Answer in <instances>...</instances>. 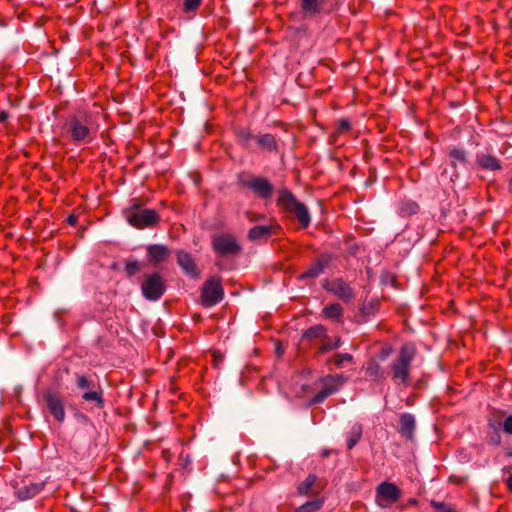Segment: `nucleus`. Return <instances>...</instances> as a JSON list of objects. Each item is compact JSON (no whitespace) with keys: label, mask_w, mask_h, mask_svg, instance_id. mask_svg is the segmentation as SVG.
Wrapping results in <instances>:
<instances>
[{"label":"nucleus","mask_w":512,"mask_h":512,"mask_svg":"<svg viewBox=\"0 0 512 512\" xmlns=\"http://www.w3.org/2000/svg\"><path fill=\"white\" fill-rule=\"evenodd\" d=\"M141 290L147 300L157 301L164 294L166 286L159 273H151L144 276Z\"/></svg>","instance_id":"0eeeda50"},{"label":"nucleus","mask_w":512,"mask_h":512,"mask_svg":"<svg viewBox=\"0 0 512 512\" xmlns=\"http://www.w3.org/2000/svg\"><path fill=\"white\" fill-rule=\"evenodd\" d=\"M488 425L495 432H497L499 429H502L505 434L512 435V415H508L504 421L489 419Z\"/></svg>","instance_id":"412c9836"},{"label":"nucleus","mask_w":512,"mask_h":512,"mask_svg":"<svg viewBox=\"0 0 512 512\" xmlns=\"http://www.w3.org/2000/svg\"><path fill=\"white\" fill-rule=\"evenodd\" d=\"M341 340L339 337H329L327 335L321 340L319 353H326L340 347Z\"/></svg>","instance_id":"b1692460"},{"label":"nucleus","mask_w":512,"mask_h":512,"mask_svg":"<svg viewBox=\"0 0 512 512\" xmlns=\"http://www.w3.org/2000/svg\"><path fill=\"white\" fill-rule=\"evenodd\" d=\"M330 0H300L301 11L306 18L315 17L321 13L330 12Z\"/></svg>","instance_id":"ddd939ff"},{"label":"nucleus","mask_w":512,"mask_h":512,"mask_svg":"<svg viewBox=\"0 0 512 512\" xmlns=\"http://www.w3.org/2000/svg\"><path fill=\"white\" fill-rule=\"evenodd\" d=\"M402 495L401 490L394 483L384 481L376 488L375 502L381 508H388L397 502Z\"/></svg>","instance_id":"6e6552de"},{"label":"nucleus","mask_w":512,"mask_h":512,"mask_svg":"<svg viewBox=\"0 0 512 512\" xmlns=\"http://www.w3.org/2000/svg\"><path fill=\"white\" fill-rule=\"evenodd\" d=\"M508 488L512 491V474L506 480Z\"/></svg>","instance_id":"a19ab883"},{"label":"nucleus","mask_w":512,"mask_h":512,"mask_svg":"<svg viewBox=\"0 0 512 512\" xmlns=\"http://www.w3.org/2000/svg\"><path fill=\"white\" fill-rule=\"evenodd\" d=\"M202 0H184L183 12L186 14L195 13L201 6Z\"/></svg>","instance_id":"2f4dec72"},{"label":"nucleus","mask_w":512,"mask_h":512,"mask_svg":"<svg viewBox=\"0 0 512 512\" xmlns=\"http://www.w3.org/2000/svg\"><path fill=\"white\" fill-rule=\"evenodd\" d=\"M328 265V259L324 256L315 259L309 268L299 275L300 280L318 277Z\"/></svg>","instance_id":"2eb2a0df"},{"label":"nucleus","mask_w":512,"mask_h":512,"mask_svg":"<svg viewBox=\"0 0 512 512\" xmlns=\"http://www.w3.org/2000/svg\"><path fill=\"white\" fill-rule=\"evenodd\" d=\"M240 182L244 187L250 189L260 199L269 200L273 195V185L268 179L264 177L249 176L247 178H241Z\"/></svg>","instance_id":"1a4fd4ad"},{"label":"nucleus","mask_w":512,"mask_h":512,"mask_svg":"<svg viewBox=\"0 0 512 512\" xmlns=\"http://www.w3.org/2000/svg\"><path fill=\"white\" fill-rule=\"evenodd\" d=\"M224 290L220 277L213 276L208 279L201 290L202 304L205 307H212L223 299Z\"/></svg>","instance_id":"423d86ee"},{"label":"nucleus","mask_w":512,"mask_h":512,"mask_svg":"<svg viewBox=\"0 0 512 512\" xmlns=\"http://www.w3.org/2000/svg\"><path fill=\"white\" fill-rule=\"evenodd\" d=\"M43 487V483H31L29 485H25L24 487L18 489L17 497L20 500L33 498L43 490Z\"/></svg>","instance_id":"6ab92c4d"},{"label":"nucleus","mask_w":512,"mask_h":512,"mask_svg":"<svg viewBox=\"0 0 512 512\" xmlns=\"http://www.w3.org/2000/svg\"><path fill=\"white\" fill-rule=\"evenodd\" d=\"M168 252V248L164 245L154 244L147 247L148 257L155 264L163 262L167 258Z\"/></svg>","instance_id":"a211bd4d"},{"label":"nucleus","mask_w":512,"mask_h":512,"mask_svg":"<svg viewBox=\"0 0 512 512\" xmlns=\"http://www.w3.org/2000/svg\"><path fill=\"white\" fill-rule=\"evenodd\" d=\"M76 385L79 389L86 390L90 388H94V383L88 379L85 375H77L76 376Z\"/></svg>","instance_id":"f704fd0d"},{"label":"nucleus","mask_w":512,"mask_h":512,"mask_svg":"<svg viewBox=\"0 0 512 512\" xmlns=\"http://www.w3.org/2000/svg\"><path fill=\"white\" fill-rule=\"evenodd\" d=\"M415 429V419L413 415L405 413L400 417V433L406 438H411Z\"/></svg>","instance_id":"aec40b11"},{"label":"nucleus","mask_w":512,"mask_h":512,"mask_svg":"<svg viewBox=\"0 0 512 512\" xmlns=\"http://www.w3.org/2000/svg\"><path fill=\"white\" fill-rule=\"evenodd\" d=\"M316 482V476L309 474L303 482L298 485L297 491L300 495H307Z\"/></svg>","instance_id":"c756f323"},{"label":"nucleus","mask_w":512,"mask_h":512,"mask_svg":"<svg viewBox=\"0 0 512 512\" xmlns=\"http://www.w3.org/2000/svg\"><path fill=\"white\" fill-rule=\"evenodd\" d=\"M416 355V348L411 343L401 346L397 357L390 364L391 379L396 385H409L411 363Z\"/></svg>","instance_id":"f03ea898"},{"label":"nucleus","mask_w":512,"mask_h":512,"mask_svg":"<svg viewBox=\"0 0 512 512\" xmlns=\"http://www.w3.org/2000/svg\"><path fill=\"white\" fill-rule=\"evenodd\" d=\"M43 399L54 419L60 423L63 422L65 420L66 413L64 401L61 395L52 390H45L43 392Z\"/></svg>","instance_id":"f8f14e48"},{"label":"nucleus","mask_w":512,"mask_h":512,"mask_svg":"<svg viewBox=\"0 0 512 512\" xmlns=\"http://www.w3.org/2000/svg\"><path fill=\"white\" fill-rule=\"evenodd\" d=\"M430 505L437 511V512H455V510L451 507L446 505L443 502L431 500Z\"/></svg>","instance_id":"c9c22d12"},{"label":"nucleus","mask_w":512,"mask_h":512,"mask_svg":"<svg viewBox=\"0 0 512 512\" xmlns=\"http://www.w3.org/2000/svg\"><path fill=\"white\" fill-rule=\"evenodd\" d=\"M257 145L266 152H277L278 141L275 136L269 133L259 134L255 136Z\"/></svg>","instance_id":"f3484780"},{"label":"nucleus","mask_w":512,"mask_h":512,"mask_svg":"<svg viewBox=\"0 0 512 512\" xmlns=\"http://www.w3.org/2000/svg\"><path fill=\"white\" fill-rule=\"evenodd\" d=\"M177 263L187 275L193 278H197L199 276L196 264L190 254L179 251L177 253Z\"/></svg>","instance_id":"4468645a"},{"label":"nucleus","mask_w":512,"mask_h":512,"mask_svg":"<svg viewBox=\"0 0 512 512\" xmlns=\"http://www.w3.org/2000/svg\"><path fill=\"white\" fill-rule=\"evenodd\" d=\"M141 268L142 265L137 260H130L125 263V272L128 276H133L139 272Z\"/></svg>","instance_id":"473e14b6"},{"label":"nucleus","mask_w":512,"mask_h":512,"mask_svg":"<svg viewBox=\"0 0 512 512\" xmlns=\"http://www.w3.org/2000/svg\"><path fill=\"white\" fill-rule=\"evenodd\" d=\"M362 436V426L358 423L354 424L347 435V448L352 449Z\"/></svg>","instance_id":"393cba45"},{"label":"nucleus","mask_w":512,"mask_h":512,"mask_svg":"<svg viewBox=\"0 0 512 512\" xmlns=\"http://www.w3.org/2000/svg\"><path fill=\"white\" fill-rule=\"evenodd\" d=\"M262 218H263V216H262V215H257V216H255V217L250 218V221H252V222H253V221H257V220L262 219Z\"/></svg>","instance_id":"79ce46f5"},{"label":"nucleus","mask_w":512,"mask_h":512,"mask_svg":"<svg viewBox=\"0 0 512 512\" xmlns=\"http://www.w3.org/2000/svg\"><path fill=\"white\" fill-rule=\"evenodd\" d=\"M323 505V501L320 499L307 501L300 507H298L295 512H317Z\"/></svg>","instance_id":"7c9ffc66"},{"label":"nucleus","mask_w":512,"mask_h":512,"mask_svg":"<svg viewBox=\"0 0 512 512\" xmlns=\"http://www.w3.org/2000/svg\"><path fill=\"white\" fill-rule=\"evenodd\" d=\"M82 398L87 402H95L97 407L102 408L104 406V399L102 397V390H90L83 393Z\"/></svg>","instance_id":"cd10ccee"},{"label":"nucleus","mask_w":512,"mask_h":512,"mask_svg":"<svg viewBox=\"0 0 512 512\" xmlns=\"http://www.w3.org/2000/svg\"><path fill=\"white\" fill-rule=\"evenodd\" d=\"M322 287L344 302H350L355 297L354 290L342 278L324 280Z\"/></svg>","instance_id":"9b49d317"},{"label":"nucleus","mask_w":512,"mask_h":512,"mask_svg":"<svg viewBox=\"0 0 512 512\" xmlns=\"http://www.w3.org/2000/svg\"><path fill=\"white\" fill-rule=\"evenodd\" d=\"M327 329L325 326L319 324L308 328L304 334L303 339H323L326 335Z\"/></svg>","instance_id":"a878e982"},{"label":"nucleus","mask_w":512,"mask_h":512,"mask_svg":"<svg viewBox=\"0 0 512 512\" xmlns=\"http://www.w3.org/2000/svg\"><path fill=\"white\" fill-rule=\"evenodd\" d=\"M124 216L127 222L137 229L150 227L159 221V215L154 209H141L138 205L126 209Z\"/></svg>","instance_id":"20e7f679"},{"label":"nucleus","mask_w":512,"mask_h":512,"mask_svg":"<svg viewBox=\"0 0 512 512\" xmlns=\"http://www.w3.org/2000/svg\"><path fill=\"white\" fill-rule=\"evenodd\" d=\"M9 118V113L6 111L0 112V122H5Z\"/></svg>","instance_id":"58836bf2"},{"label":"nucleus","mask_w":512,"mask_h":512,"mask_svg":"<svg viewBox=\"0 0 512 512\" xmlns=\"http://www.w3.org/2000/svg\"><path fill=\"white\" fill-rule=\"evenodd\" d=\"M476 164L483 170L497 171L502 168L499 159L489 153H480L476 156Z\"/></svg>","instance_id":"dca6fc26"},{"label":"nucleus","mask_w":512,"mask_h":512,"mask_svg":"<svg viewBox=\"0 0 512 512\" xmlns=\"http://www.w3.org/2000/svg\"><path fill=\"white\" fill-rule=\"evenodd\" d=\"M451 165L456 167L457 164H465L467 162V152L461 148H452L449 152Z\"/></svg>","instance_id":"bb28decb"},{"label":"nucleus","mask_w":512,"mask_h":512,"mask_svg":"<svg viewBox=\"0 0 512 512\" xmlns=\"http://www.w3.org/2000/svg\"><path fill=\"white\" fill-rule=\"evenodd\" d=\"M353 356L349 353H338L333 356V363L337 367H342L345 362H352Z\"/></svg>","instance_id":"72a5a7b5"},{"label":"nucleus","mask_w":512,"mask_h":512,"mask_svg":"<svg viewBox=\"0 0 512 512\" xmlns=\"http://www.w3.org/2000/svg\"><path fill=\"white\" fill-rule=\"evenodd\" d=\"M214 252L221 257L238 255L242 248L236 238L227 233L216 234L211 241Z\"/></svg>","instance_id":"39448f33"},{"label":"nucleus","mask_w":512,"mask_h":512,"mask_svg":"<svg viewBox=\"0 0 512 512\" xmlns=\"http://www.w3.org/2000/svg\"><path fill=\"white\" fill-rule=\"evenodd\" d=\"M271 234V226L258 225L251 228L248 232V239L255 241L259 239H266Z\"/></svg>","instance_id":"4be33fe9"},{"label":"nucleus","mask_w":512,"mask_h":512,"mask_svg":"<svg viewBox=\"0 0 512 512\" xmlns=\"http://www.w3.org/2000/svg\"><path fill=\"white\" fill-rule=\"evenodd\" d=\"M62 129L63 135L75 144H88L97 133L92 113L86 109H77L70 114Z\"/></svg>","instance_id":"f257e3e1"},{"label":"nucleus","mask_w":512,"mask_h":512,"mask_svg":"<svg viewBox=\"0 0 512 512\" xmlns=\"http://www.w3.org/2000/svg\"><path fill=\"white\" fill-rule=\"evenodd\" d=\"M346 382L342 374L327 375L321 378L322 389L315 394L311 402L318 404L323 402L328 396L332 395Z\"/></svg>","instance_id":"9d476101"},{"label":"nucleus","mask_w":512,"mask_h":512,"mask_svg":"<svg viewBox=\"0 0 512 512\" xmlns=\"http://www.w3.org/2000/svg\"><path fill=\"white\" fill-rule=\"evenodd\" d=\"M351 123L347 119H340L337 124L336 133L343 134L350 130Z\"/></svg>","instance_id":"4c0bfd02"},{"label":"nucleus","mask_w":512,"mask_h":512,"mask_svg":"<svg viewBox=\"0 0 512 512\" xmlns=\"http://www.w3.org/2000/svg\"><path fill=\"white\" fill-rule=\"evenodd\" d=\"M380 366L375 363L371 362L366 367V375L370 378L376 379L379 375Z\"/></svg>","instance_id":"e433bc0d"},{"label":"nucleus","mask_w":512,"mask_h":512,"mask_svg":"<svg viewBox=\"0 0 512 512\" xmlns=\"http://www.w3.org/2000/svg\"><path fill=\"white\" fill-rule=\"evenodd\" d=\"M237 138L241 145L247 149H251L252 141H255V136L251 133L249 129H240L237 132Z\"/></svg>","instance_id":"c85d7f7f"},{"label":"nucleus","mask_w":512,"mask_h":512,"mask_svg":"<svg viewBox=\"0 0 512 512\" xmlns=\"http://www.w3.org/2000/svg\"><path fill=\"white\" fill-rule=\"evenodd\" d=\"M416 503H417V500H416V499H410V500H409V504H413V505H414V504H416Z\"/></svg>","instance_id":"c03bdc74"},{"label":"nucleus","mask_w":512,"mask_h":512,"mask_svg":"<svg viewBox=\"0 0 512 512\" xmlns=\"http://www.w3.org/2000/svg\"><path fill=\"white\" fill-rule=\"evenodd\" d=\"M278 204L287 212L294 214L302 227L309 226L311 217L308 208L299 202L290 191L286 189L280 191Z\"/></svg>","instance_id":"7ed1b4c3"},{"label":"nucleus","mask_w":512,"mask_h":512,"mask_svg":"<svg viewBox=\"0 0 512 512\" xmlns=\"http://www.w3.org/2000/svg\"><path fill=\"white\" fill-rule=\"evenodd\" d=\"M491 442L495 445H499L501 443V437L496 434L494 437L491 438Z\"/></svg>","instance_id":"ea45409f"},{"label":"nucleus","mask_w":512,"mask_h":512,"mask_svg":"<svg viewBox=\"0 0 512 512\" xmlns=\"http://www.w3.org/2000/svg\"><path fill=\"white\" fill-rule=\"evenodd\" d=\"M322 313L325 318L340 320L343 316V308L340 304L334 303L324 307Z\"/></svg>","instance_id":"5701e85b"},{"label":"nucleus","mask_w":512,"mask_h":512,"mask_svg":"<svg viewBox=\"0 0 512 512\" xmlns=\"http://www.w3.org/2000/svg\"><path fill=\"white\" fill-rule=\"evenodd\" d=\"M68 220H69V222H70L71 224H73V223L75 222V218H74V217H72V216H70Z\"/></svg>","instance_id":"37998d69"}]
</instances>
